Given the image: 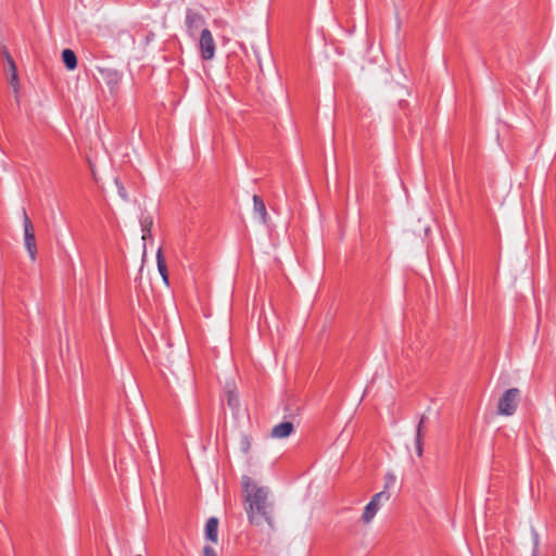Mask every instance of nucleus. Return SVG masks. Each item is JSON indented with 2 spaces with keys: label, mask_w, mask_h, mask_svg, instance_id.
<instances>
[{
  "label": "nucleus",
  "mask_w": 556,
  "mask_h": 556,
  "mask_svg": "<svg viewBox=\"0 0 556 556\" xmlns=\"http://www.w3.org/2000/svg\"><path fill=\"white\" fill-rule=\"evenodd\" d=\"M242 486L247 493L245 501L249 503L247 514L250 521L255 525L263 521L271 525V504L268 502L267 489L257 486L249 476L242 477Z\"/></svg>",
  "instance_id": "nucleus-1"
},
{
  "label": "nucleus",
  "mask_w": 556,
  "mask_h": 556,
  "mask_svg": "<svg viewBox=\"0 0 556 556\" xmlns=\"http://www.w3.org/2000/svg\"><path fill=\"white\" fill-rule=\"evenodd\" d=\"M520 390L518 388H510L506 390L497 402V414L503 416H511L516 413L519 401Z\"/></svg>",
  "instance_id": "nucleus-2"
},
{
  "label": "nucleus",
  "mask_w": 556,
  "mask_h": 556,
  "mask_svg": "<svg viewBox=\"0 0 556 556\" xmlns=\"http://www.w3.org/2000/svg\"><path fill=\"white\" fill-rule=\"evenodd\" d=\"M23 228H24V243L29 254L30 260L34 262L37 258V244L35 237V229L27 212L23 208Z\"/></svg>",
  "instance_id": "nucleus-3"
},
{
  "label": "nucleus",
  "mask_w": 556,
  "mask_h": 556,
  "mask_svg": "<svg viewBox=\"0 0 556 556\" xmlns=\"http://www.w3.org/2000/svg\"><path fill=\"white\" fill-rule=\"evenodd\" d=\"M185 26L189 37L195 39L198 34H201L202 29L205 28V18L199 11L188 8L186 10Z\"/></svg>",
  "instance_id": "nucleus-4"
},
{
  "label": "nucleus",
  "mask_w": 556,
  "mask_h": 556,
  "mask_svg": "<svg viewBox=\"0 0 556 556\" xmlns=\"http://www.w3.org/2000/svg\"><path fill=\"white\" fill-rule=\"evenodd\" d=\"M199 52L204 61H210L215 55L216 45L213 35L208 28H203L199 37Z\"/></svg>",
  "instance_id": "nucleus-5"
},
{
  "label": "nucleus",
  "mask_w": 556,
  "mask_h": 556,
  "mask_svg": "<svg viewBox=\"0 0 556 556\" xmlns=\"http://www.w3.org/2000/svg\"><path fill=\"white\" fill-rule=\"evenodd\" d=\"M98 72L111 91L118 87L123 77L119 71L112 67H98Z\"/></svg>",
  "instance_id": "nucleus-6"
},
{
  "label": "nucleus",
  "mask_w": 556,
  "mask_h": 556,
  "mask_svg": "<svg viewBox=\"0 0 556 556\" xmlns=\"http://www.w3.org/2000/svg\"><path fill=\"white\" fill-rule=\"evenodd\" d=\"M294 431V425L291 421H282L273 427L270 431L271 438L285 439L291 435Z\"/></svg>",
  "instance_id": "nucleus-7"
},
{
  "label": "nucleus",
  "mask_w": 556,
  "mask_h": 556,
  "mask_svg": "<svg viewBox=\"0 0 556 556\" xmlns=\"http://www.w3.org/2000/svg\"><path fill=\"white\" fill-rule=\"evenodd\" d=\"M142 240L152 239L153 217L151 214L142 213L140 216Z\"/></svg>",
  "instance_id": "nucleus-8"
},
{
  "label": "nucleus",
  "mask_w": 556,
  "mask_h": 556,
  "mask_svg": "<svg viewBox=\"0 0 556 556\" xmlns=\"http://www.w3.org/2000/svg\"><path fill=\"white\" fill-rule=\"evenodd\" d=\"M156 265L162 280L166 286H169L167 265L161 248L156 251Z\"/></svg>",
  "instance_id": "nucleus-9"
},
{
  "label": "nucleus",
  "mask_w": 556,
  "mask_h": 556,
  "mask_svg": "<svg viewBox=\"0 0 556 556\" xmlns=\"http://www.w3.org/2000/svg\"><path fill=\"white\" fill-rule=\"evenodd\" d=\"M205 536L207 540L216 543L218 536V519L211 517L205 525Z\"/></svg>",
  "instance_id": "nucleus-10"
},
{
  "label": "nucleus",
  "mask_w": 556,
  "mask_h": 556,
  "mask_svg": "<svg viewBox=\"0 0 556 556\" xmlns=\"http://www.w3.org/2000/svg\"><path fill=\"white\" fill-rule=\"evenodd\" d=\"M253 210L254 213L258 216L261 223L265 224L267 219L266 206L263 199L257 194L253 195Z\"/></svg>",
  "instance_id": "nucleus-11"
},
{
  "label": "nucleus",
  "mask_w": 556,
  "mask_h": 556,
  "mask_svg": "<svg viewBox=\"0 0 556 556\" xmlns=\"http://www.w3.org/2000/svg\"><path fill=\"white\" fill-rule=\"evenodd\" d=\"M62 61L68 71H74L77 67V56L72 49L62 51Z\"/></svg>",
  "instance_id": "nucleus-12"
},
{
  "label": "nucleus",
  "mask_w": 556,
  "mask_h": 556,
  "mask_svg": "<svg viewBox=\"0 0 556 556\" xmlns=\"http://www.w3.org/2000/svg\"><path fill=\"white\" fill-rule=\"evenodd\" d=\"M379 510V506L377 504H374V502H369L364 509V513L362 515V520L365 523L370 522L374 517L376 516L377 511Z\"/></svg>",
  "instance_id": "nucleus-13"
},
{
  "label": "nucleus",
  "mask_w": 556,
  "mask_h": 556,
  "mask_svg": "<svg viewBox=\"0 0 556 556\" xmlns=\"http://www.w3.org/2000/svg\"><path fill=\"white\" fill-rule=\"evenodd\" d=\"M252 440L248 434H241L239 440V447L242 453L248 454L250 452Z\"/></svg>",
  "instance_id": "nucleus-14"
},
{
  "label": "nucleus",
  "mask_w": 556,
  "mask_h": 556,
  "mask_svg": "<svg viewBox=\"0 0 556 556\" xmlns=\"http://www.w3.org/2000/svg\"><path fill=\"white\" fill-rule=\"evenodd\" d=\"M426 416H421L418 425H417V428H416V434H415V442H418V440L420 442H424V437H425V432H424V425H425V421H426Z\"/></svg>",
  "instance_id": "nucleus-15"
},
{
  "label": "nucleus",
  "mask_w": 556,
  "mask_h": 556,
  "mask_svg": "<svg viewBox=\"0 0 556 556\" xmlns=\"http://www.w3.org/2000/svg\"><path fill=\"white\" fill-rule=\"evenodd\" d=\"M227 404L232 409L239 408V397L233 391L227 392Z\"/></svg>",
  "instance_id": "nucleus-16"
},
{
  "label": "nucleus",
  "mask_w": 556,
  "mask_h": 556,
  "mask_svg": "<svg viewBox=\"0 0 556 556\" xmlns=\"http://www.w3.org/2000/svg\"><path fill=\"white\" fill-rule=\"evenodd\" d=\"M390 498V494L387 491H381L379 493H376L370 502H374V504H377L380 507V501L384 500L388 501Z\"/></svg>",
  "instance_id": "nucleus-17"
},
{
  "label": "nucleus",
  "mask_w": 556,
  "mask_h": 556,
  "mask_svg": "<svg viewBox=\"0 0 556 556\" xmlns=\"http://www.w3.org/2000/svg\"><path fill=\"white\" fill-rule=\"evenodd\" d=\"M115 185L117 187V192L119 194V197L124 200V201H128L129 200V197H128V193H127V190L126 188L124 187V185L119 181V179H115Z\"/></svg>",
  "instance_id": "nucleus-18"
},
{
  "label": "nucleus",
  "mask_w": 556,
  "mask_h": 556,
  "mask_svg": "<svg viewBox=\"0 0 556 556\" xmlns=\"http://www.w3.org/2000/svg\"><path fill=\"white\" fill-rule=\"evenodd\" d=\"M4 54H5V59L8 61L9 70L12 73L14 70H16L15 62L7 50H4Z\"/></svg>",
  "instance_id": "nucleus-19"
},
{
  "label": "nucleus",
  "mask_w": 556,
  "mask_h": 556,
  "mask_svg": "<svg viewBox=\"0 0 556 556\" xmlns=\"http://www.w3.org/2000/svg\"><path fill=\"white\" fill-rule=\"evenodd\" d=\"M415 450L418 457H422L424 455V442H415Z\"/></svg>",
  "instance_id": "nucleus-20"
},
{
  "label": "nucleus",
  "mask_w": 556,
  "mask_h": 556,
  "mask_svg": "<svg viewBox=\"0 0 556 556\" xmlns=\"http://www.w3.org/2000/svg\"><path fill=\"white\" fill-rule=\"evenodd\" d=\"M10 84L16 88V86L18 85V76H17V71L14 70L12 73H11V77H10Z\"/></svg>",
  "instance_id": "nucleus-21"
},
{
  "label": "nucleus",
  "mask_w": 556,
  "mask_h": 556,
  "mask_svg": "<svg viewBox=\"0 0 556 556\" xmlns=\"http://www.w3.org/2000/svg\"><path fill=\"white\" fill-rule=\"evenodd\" d=\"M203 556H217V555H216L215 549L212 546L205 545L203 547Z\"/></svg>",
  "instance_id": "nucleus-22"
},
{
  "label": "nucleus",
  "mask_w": 556,
  "mask_h": 556,
  "mask_svg": "<svg viewBox=\"0 0 556 556\" xmlns=\"http://www.w3.org/2000/svg\"><path fill=\"white\" fill-rule=\"evenodd\" d=\"M387 479H388V481L386 483V488L389 486V483H394V481H395V478L393 476H388Z\"/></svg>",
  "instance_id": "nucleus-23"
},
{
  "label": "nucleus",
  "mask_w": 556,
  "mask_h": 556,
  "mask_svg": "<svg viewBox=\"0 0 556 556\" xmlns=\"http://www.w3.org/2000/svg\"><path fill=\"white\" fill-rule=\"evenodd\" d=\"M534 544L538 545V535H535Z\"/></svg>",
  "instance_id": "nucleus-24"
}]
</instances>
